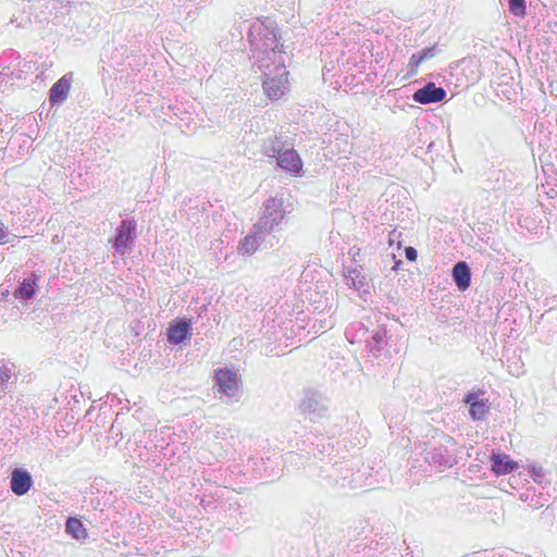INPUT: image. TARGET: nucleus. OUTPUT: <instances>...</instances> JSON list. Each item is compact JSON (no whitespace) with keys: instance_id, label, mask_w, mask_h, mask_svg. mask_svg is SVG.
<instances>
[{"instance_id":"4","label":"nucleus","mask_w":557,"mask_h":557,"mask_svg":"<svg viewBox=\"0 0 557 557\" xmlns=\"http://www.w3.org/2000/svg\"><path fill=\"white\" fill-rule=\"evenodd\" d=\"M299 410L305 417L315 421L326 414L327 406L320 394L306 392L299 404Z\"/></svg>"},{"instance_id":"14","label":"nucleus","mask_w":557,"mask_h":557,"mask_svg":"<svg viewBox=\"0 0 557 557\" xmlns=\"http://www.w3.org/2000/svg\"><path fill=\"white\" fill-rule=\"evenodd\" d=\"M491 462V468L497 475L510 473L518 468L517 462L512 461L507 455L494 454Z\"/></svg>"},{"instance_id":"24","label":"nucleus","mask_w":557,"mask_h":557,"mask_svg":"<svg viewBox=\"0 0 557 557\" xmlns=\"http://www.w3.org/2000/svg\"><path fill=\"white\" fill-rule=\"evenodd\" d=\"M405 256H406L407 260L416 261L417 257H418V253H417V250L413 247H407L405 249Z\"/></svg>"},{"instance_id":"1","label":"nucleus","mask_w":557,"mask_h":557,"mask_svg":"<svg viewBox=\"0 0 557 557\" xmlns=\"http://www.w3.org/2000/svg\"><path fill=\"white\" fill-rule=\"evenodd\" d=\"M253 58L263 75L264 94L271 100H278L288 90L289 83L285 66L287 54L274 30L264 29L262 38L256 44Z\"/></svg>"},{"instance_id":"7","label":"nucleus","mask_w":557,"mask_h":557,"mask_svg":"<svg viewBox=\"0 0 557 557\" xmlns=\"http://www.w3.org/2000/svg\"><path fill=\"white\" fill-rule=\"evenodd\" d=\"M446 97V91L437 87L434 83H428L412 95L413 101L421 104H429L442 101Z\"/></svg>"},{"instance_id":"3","label":"nucleus","mask_w":557,"mask_h":557,"mask_svg":"<svg viewBox=\"0 0 557 557\" xmlns=\"http://www.w3.org/2000/svg\"><path fill=\"white\" fill-rule=\"evenodd\" d=\"M218 392L224 395L228 401L239 399V386L237 374L228 369H220L215 372Z\"/></svg>"},{"instance_id":"6","label":"nucleus","mask_w":557,"mask_h":557,"mask_svg":"<svg viewBox=\"0 0 557 557\" xmlns=\"http://www.w3.org/2000/svg\"><path fill=\"white\" fill-rule=\"evenodd\" d=\"M136 222L134 220H123L117 227L113 247L120 255H124L131 247L134 239Z\"/></svg>"},{"instance_id":"13","label":"nucleus","mask_w":557,"mask_h":557,"mask_svg":"<svg viewBox=\"0 0 557 557\" xmlns=\"http://www.w3.org/2000/svg\"><path fill=\"white\" fill-rule=\"evenodd\" d=\"M345 283L347 286L355 288L358 293H366L368 290L367 277L362 274L361 269H348L344 273Z\"/></svg>"},{"instance_id":"10","label":"nucleus","mask_w":557,"mask_h":557,"mask_svg":"<svg viewBox=\"0 0 557 557\" xmlns=\"http://www.w3.org/2000/svg\"><path fill=\"white\" fill-rule=\"evenodd\" d=\"M276 161L281 169L292 174H298L302 169V162L297 151L294 150L288 145L283 150V152L277 157Z\"/></svg>"},{"instance_id":"2","label":"nucleus","mask_w":557,"mask_h":557,"mask_svg":"<svg viewBox=\"0 0 557 557\" xmlns=\"http://www.w3.org/2000/svg\"><path fill=\"white\" fill-rule=\"evenodd\" d=\"M283 201L281 198H270L264 202L263 214L259 219L257 230H262L263 233L274 231L282 220L284 219V211L282 209Z\"/></svg>"},{"instance_id":"26","label":"nucleus","mask_w":557,"mask_h":557,"mask_svg":"<svg viewBox=\"0 0 557 557\" xmlns=\"http://www.w3.org/2000/svg\"><path fill=\"white\" fill-rule=\"evenodd\" d=\"M7 236L5 227L3 223L0 221V240L4 239Z\"/></svg>"},{"instance_id":"18","label":"nucleus","mask_w":557,"mask_h":557,"mask_svg":"<svg viewBox=\"0 0 557 557\" xmlns=\"http://www.w3.org/2000/svg\"><path fill=\"white\" fill-rule=\"evenodd\" d=\"M66 532L74 539H85L87 533L83 523L76 518H70L65 524Z\"/></svg>"},{"instance_id":"17","label":"nucleus","mask_w":557,"mask_h":557,"mask_svg":"<svg viewBox=\"0 0 557 557\" xmlns=\"http://www.w3.org/2000/svg\"><path fill=\"white\" fill-rule=\"evenodd\" d=\"M36 280L34 277H26L14 290V297L21 300H29L35 294Z\"/></svg>"},{"instance_id":"11","label":"nucleus","mask_w":557,"mask_h":557,"mask_svg":"<svg viewBox=\"0 0 557 557\" xmlns=\"http://www.w3.org/2000/svg\"><path fill=\"white\" fill-rule=\"evenodd\" d=\"M269 233H263L262 230H257V224L253 230L248 234L238 245L237 250L240 255H252L256 252Z\"/></svg>"},{"instance_id":"16","label":"nucleus","mask_w":557,"mask_h":557,"mask_svg":"<svg viewBox=\"0 0 557 557\" xmlns=\"http://www.w3.org/2000/svg\"><path fill=\"white\" fill-rule=\"evenodd\" d=\"M287 147L286 143L282 140L281 137L268 138L264 140L262 145V152L264 156L277 159V157L283 152V150Z\"/></svg>"},{"instance_id":"23","label":"nucleus","mask_w":557,"mask_h":557,"mask_svg":"<svg viewBox=\"0 0 557 557\" xmlns=\"http://www.w3.org/2000/svg\"><path fill=\"white\" fill-rule=\"evenodd\" d=\"M422 63V60H420L419 53H413L409 59V66L411 67V72L416 73L418 66Z\"/></svg>"},{"instance_id":"22","label":"nucleus","mask_w":557,"mask_h":557,"mask_svg":"<svg viewBox=\"0 0 557 557\" xmlns=\"http://www.w3.org/2000/svg\"><path fill=\"white\" fill-rule=\"evenodd\" d=\"M419 54L420 60L423 62L425 60L432 59L436 54V48L435 46L424 48L419 52Z\"/></svg>"},{"instance_id":"20","label":"nucleus","mask_w":557,"mask_h":557,"mask_svg":"<svg viewBox=\"0 0 557 557\" xmlns=\"http://www.w3.org/2000/svg\"><path fill=\"white\" fill-rule=\"evenodd\" d=\"M15 366L13 363H3L0 367V380L3 385V388H8V383L10 379L14 375Z\"/></svg>"},{"instance_id":"27","label":"nucleus","mask_w":557,"mask_h":557,"mask_svg":"<svg viewBox=\"0 0 557 557\" xmlns=\"http://www.w3.org/2000/svg\"><path fill=\"white\" fill-rule=\"evenodd\" d=\"M351 330H352V327H351V326H350V327H348V329L346 330V332H345V335H346V337H347L351 343H354V338H350V337H352V335H351Z\"/></svg>"},{"instance_id":"5","label":"nucleus","mask_w":557,"mask_h":557,"mask_svg":"<svg viewBox=\"0 0 557 557\" xmlns=\"http://www.w3.org/2000/svg\"><path fill=\"white\" fill-rule=\"evenodd\" d=\"M454 445L451 437H445V443L434 446L426 453L425 459L440 468H450L456 462L454 453L449 449Z\"/></svg>"},{"instance_id":"25","label":"nucleus","mask_w":557,"mask_h":557,"mask_svg":"<svg viewBox=\"0 0 557 557\" xmlns=\"http://www.w3.org/2000/svg\"><path fill=\"white\" fill-rule=\"evenodd\" d=\"M384 334L382 332H376L372 335V341L376 344H380L383 341Z\"/></svg>"},{"instance_id":"9","label":"nucleus","mask_w":557,"mask_h":557,"mask_svg":"<svg viewBox=\"0 0 557 557\" xmlns=\"http://www.w3.org/2000/svg\"><path fill=\"white\" fill-rule=\"evenodd\" d=\"M72 85V73L63 75L52 85L49 91V100L52 106L63 103L70 92Z\"/></svg>"},{"instance_id":"19","label":"nucleus","mask_w":557,"mask_h":557,"mask_svg":"<svg viewBox=\"0 0 557 557\" xmlns=\"http://www.w3.org/2000/svg\"><path fill=\"white\" fill-rule=\"evenodd\" d=\"M466 401L468 404H470V414L471 417L474 419V420H480L482 419L486 411H487V408L485 406V404L481 400H473L472 401V397L469 396Z\"/></svg>"},{"instance_id":"21","label":"nucleus","mask_w":557,"mask_h":557,"mask_svg":"<svg viewBox=\"0 0 557 557\" xmlns=\"http://www.w3.org/2000/svg\"><path fill=\"white\" fill-rule=\"evenodd\" d=\"M509 12L518 17L525 15V0H508Z\"/></svg>"},{"instance_id":"12","label":"nucleus","mask_w":557,"mask_h":557,"mask_svg":"<svg viewBox=\"0 0 557 557\" xmlns=\"http://www.w3.org/2000/svg\"><path fill=\"white\" fill-rule=\"evenodd\" d=\"M453 278L459 290L463 292L469 288L471 284V271L467 262L459 261L454 265Z\"/></svg>"},{"instance_id":"8","label":"nucleus","mask_w":557,"mask_h":557,"mask_svg":"<svg viewBox=\"0 0 557 557\" xmlns=\"http://www.w3.org/2000/svg\"><path fill=\"white\" fill-rule=\"evenodd\" d=\"M32 485L33 479L27 470L16 468L12 471L10 487L15 495H25L30 490Z\"/></svg>"},{"instance_id":"15","label":"nucleus","mask_w":557,"mask_h":557,"mask_svg":"<svg viewBox=\"0 0 557 557\" xmlns=\"http://www.w3.org/2000/svg\"><path fill=\"white\" fill-rule=\"evenodd\" d=\"M190 322L187 320H180L171 325L168 333V339L172 344L183 343L189 334Z\"/></svg>"}]
</instances>
